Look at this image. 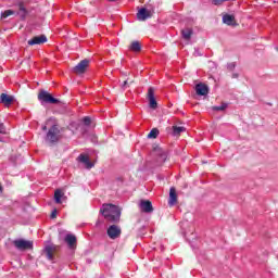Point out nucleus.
I'll list each match as a JSON object with an SVG mask.
<instances>
[{
	"instance_id": "nucleus-2",
	"label": "nucleus",
	"mask_w": 278,
	"mask_h": 278,
	"mask_svg": "<svg viewBox=\"0 0 278 278\" xmlns=\"http://www.w3.org/2000/svg\"><path fill=\"white\" fill-rule=\"evenodd\" d=\"M60 140H62V132L60 131V126L54 124L49 128L46 135V142L49 144H58Z\"/></svg>"
},
{
	"instance_id": "nucleus-6",
	"label": "nucleus",
	"mask_w": 278,
	"mask_h": 278,
	"mask_svg": "<svg viewBox=\"0 0 278 278\" xmlns=\"http://www.w3.org/2000/svg\"><path fill=\"white\" fill-rule=\"evenodd\" d=\"M89 66L90 60L84 59L73 68V73H75L76 75H84Z\"/></svg>"
},
{
	"instance_id": "nucleus-28",
	"label": "nucleus",
	"mask_w": 278,
	"mask_h": 278,
	"mask_svg": "<svg viewBox=\"0 0 278 278\" xmlns=\"http://www.w3.org/2000/svg\"><path fill=\"white\" fill-rule=\"evenodd\" d=\"M227 68H228V71H235L236 70V63H228L227 64Z\"/></svg>"
},
{
	"instance_id": "nucleus-25",
	"label": "nucleus",
	"mask_w": 278,
	"mask_h": 278,
	"mask_svg": "<svg viewBox=\"0 0 278 278\" xmlns=\"http://www.w3.org/2000/svg\"><path fill=\"white\" fill-rule=\"evenodd\" d=\"M18 15L21 16V18H25V16H27V10L25 9V5H23V3L20 4Z\"/></svg>"
},
{
	"instance_id": "nucleus-17",
	"label": "nucleus",
	"mask_w": 278,
	"mask_h": 278,
	"mask_svg": "<svg viewBox=\"0 0 278 278\" xmlns=\"http://www.w3.org/2000/svg\"><path fill=\"white\" fill-rule=\"evenodd\" d=\"M0 101L4 105L9 106V105H12V102L14 101V98H12V96H8L7 93H1Z\"/></svg>"
},
{
	"instance_id": "nucleus-22",
	"label": "nucleus",
	"mask_w": 278,
	"mask_h": 278,
	"mask_svg": "<svg viewBox=\"0 0 278 278\" xmlns=\"http://www.w3.org/2000/svg\"><path fill=\"white\" fill-rule=\"evenodd\" d=\"M64 197V193L62 192V190L56 189L54 192V201L55 203L60 204L62 203V198Z\"/></svg>"
},
{
	"instance_id": "nucleus-3",
	"label": "nucleus",
	"mask_w": 278,
	"mask_h": 278,
	"mask_svg": "<svg viewBox=\"0 0 278 278\" xmlns=\"http://www.w3.org/2000/svg\"><path fill=\"white\" fill-rule=\"evenodd\" d=\"M38 99L41 101V103H50L51 105H58L61 103L59 99L54 98L51 93L43 89L39 91Z\"/></svg>"
},
{
	"instance_id": "nucleus-30",
	"label": "nucleus",
	"mask_w": 278,
	"mask_h": 278,
	"mask_svg": "<svg viewBox=\"0 0 278 278\" xmlns=\"http://www.w3.org/2000/svg\"><path fill=\"white\" fill-rule=\"evenodd\" d=\"M0 134H5V125L3 123H0Z\"/></svg>"
},
{
	"instance_id": "nucleus-9",
	"label": "nucleus",
	"mask_w": 278,
	"mask_h": 278,
	"mask_svg": "<svg viewBox=\"0 0 278 278\" xmlns=\"http://www.w3.org/2000/svg\"><path fill=\"white\" fill-rule=\"evenodd\" d=\"M121 227L116 225H112L108 228V236L111 238V240H116V238H121Z\"/></svg>"
},
{
	"instance_id": "nucleus-12",
	"label": "nucleus",
	"mask_w": 278,
	"mask_h": 278,
	"mask_svg": "<svg viewBox=\"0 0 278 278\" xmlns=\"http://www.w3.org/2000/svg\"><path fill=\"white\" fill-rule=\"evenodd\" d=\"M68 249H77V237L73 233H67L64 238Z\"/></svg>"
},
{
	"instance_id": "nucleus-1",
	"label": "nucleus",
	"mask_w": 278,
	"mask_h": 278,
	"mask_svg": "<svg viewBox=\"0 0 278 278\" xmlns=\"http://www.w3.org/2000/svg\"><path fill=\"white\" fill-rule=\"evenodd\" d=\"M100 213L105 218L106 223H121V207L114 204H103Z\"/></svg>"
},
{
	"instance_id": "nucleus-14",
	"label": "nucleus",
	"mask_w": 278,
	"mask_h": 278,
	"mask_svg": "<svg viewBox=\"0 0 278 278\" xmlns=\"http://www.w3.org/2000/svg\"><path fill=\"white\" fill-rule=\"evenodd\" d=\"M195 92L199 94V97H206V94L210 92V88L207 85L200 83L195 85Z\"/></svg>"
},
{
	"instance_id": "nucleus-33",
	"label": "nucleus",
	"mask_w": 278,
	"mask_h": 278,
	"mask_svg": "<svg viewBox=\"0 0 278 278\" xmlns=\"http://www.w3.org/2000/svg\"><path fill=\"white\" fill-rule=\"evenodd\" d=\"M42 131H47V125L42 126Z\"/></svg>"
},
{
	"instance_id": "nucleus-29",
	"label": "nucleus",
	"mask_w": 278,
	"mask_h": 278,
	"mask_svg": "<svg viewBox=\"0 0 278 278\" xmlns=\"http://www.w3.org/2000/svg\"><path fill=\"white\" fill-rule=\"evenodd\" d=\"M50 218H58V210H53L51 215H50Z\"/></svg>"
},
{
	"instance_id": "nucleus-7",
	"label": "nucleus",
	"mask_w": 278,
	"mask_h": 278,
	"mask_svg": "<svg viewBox=\"0 0 278 278\" xmlns=\"http://www.w3.org/2000/svg\"><path fill=\"white\" fill-rule=\"evenodd\" d=\"M147 99L149 101L151 110H157V101L155 100V89L153 87H150L148 89Z\"/></svg>"
},
{
	"instance_id": "nucleus-4",
	"label": "nucleus",
	"mask_w": 278,
	"mask_h": 278,
	"mask_svg": "<svg viewBox=\"0 0 278 278\" xmlns=\"http://www.w3.org/2000/svg\"><path fill=\"white\" fill-rule=\"evenodd\" d=\"M60 251V245L50 243L47 244L43 249V254L46 255L47 260L50 262H53L55 260V254Z\"/></svg>"
},
{
	"instance_id": "nucleus-16",
	"label": "nucleus",
	"mask_w": 278,
	"mask_h": 278,
	"mask_svg": "<svg viewBox=\"0 0 278 278\" xmlns=\"http://www.w3.org/2000/svg\"><path fill=\"white\" fill-rule=\"evenodd\" d=\"M177 204V190L175 189V187H172L169 189V201H168V205L173 206Z\"/></svg>"
},
{
	"instance_id": "nucleus-36",
	"label": "nucleus",
	"mask_w": 278,
	"mask_h": 278,
	"mask_svg": "<svg viewBox=\"0 0 278 278\" xmlns=\"http://www.w3.org/2000/svg\"><path fill=\"white\" fill-rule=\"evenodd\" d=\"M277 51H278V48H277Z\"/></svg>"
},
{
	"instance_id": "nucleus-27",
	"label": "nucleus",
	"mask_w": 278,
	"mask_h": 278,
	"mask_svg": "<svg viewBox=\"0 0 278 278\" xmlns=\"http://www.w3.org/2000/svg\"><path fill=\"white\" fill-rule=\"evenodd\" d=\"M83 123H84V125H86L87 127H90V123H92V121L90 119L89 116H86V117H84Z\"/></svg>"
},
{
	"instance_id": "nucleus-24",
	"label": "nucleus",
	"mask_w": 278,
	"mask_h": 278,
	"mask_svg": "<svg viewBox=\"0 0 278 278\" xmlns=\"http://www.w3.org/2000/svg\"><path fill=\"white\" fill-rule=\"evenodd\" d=\"M157 136H160V130L157 128H153L149 134H148V138L150 139H155L157 138Z\"/></svg>"
},
{
	"instance_id": "nucleus-15",
	"label": "nucleus",
	"mask_w": 278,
	"mask_h": 278,
	"mask_svg": "<svg viewBox=\"0 0 278 278\" xmlns=\"http://www.w3.org/2000/svg\"><path fill=\"white\" fill-rule=\"evenodd\" d=\"M223 23H225V25H229L230 27H237L238 25V23L236 22V16L231 14H225L223 16Z\"/></svg>"
},
{
	"instance_id": "nucleus-35",
	"label": "nucleus",
	"mask_w": 278,
	"mask_h": 278,
	"mask_svg": "<svg viewBox=\"0 0 278 278\" xmlns=\"http://www.w3.org/2000/svg\"><path fill=\"white\" fill-rule=\"evenodd\" d=\"M108 1H110L111 3H114V1H116V0H108Z\"/></svg>"
},
{
	"instance_id": "nucleus-5",
	"label": "nucleus",
	"mask_w": 278,
	"mask_h": 278,
	"mask_svg": "<svg viewBox=\"0 0 278 278\" xmlns=\"http://www.w3.org/2000/svg\"><path fill=\"white\" fill-rule=\"evenodd\" d=\"M13 245L17 251H29L34 249V242L27 241L25 239H16L13 241Z\"/></svg>"
},
{
	"instance_id": "nucleus-10",
	"label": "nucleus",
	"mask_w": 278,
	"mask_h": 278,
	"mask_svg": "<svg viewBox=\"0 0 278 278\" xmlns=\"http://www.w3.org/2000/svg\"><path fill=\"white\" fill-rule=\"evenodd\" d=\"M151 16H153V13L147 8L138 9V12H137L138 21H147V18H151Z\"/></svg>"
},
{
	"instance_id": "nucleus-32",
	"label": "nucleus",
	"mask_w": 278,
	"mask_h": 278,
	"mask_svg": "<svg viewBox=\"0 0 278 278\" xmlns=\"http://www.w3.org/2000/svg\"><path fill=\"white\" fill-rule=\"evenodd\" d=\"M239 75L238 73L232 74V79H238Z\"/></svg>"
},
{
	"instance_id": "nucleus-18",
	"label": "nucleus",
	"mask_w": 278,
	"mask_h": 278,
	"mask_svg": "<svg viewBox=\"0 0 278 278\" xmlns=\"http://www.w3.org/2000/svg\"><path fill=\"white\" fill-rule=\"evenodd\" d=\"M129 50L134 51L135 53H140L142 51V45L140 41H132L129 46Z\"/></svg>"
},
{
	"instance_id": "nucleus-11",
	"label": "nucleus",
	"mask_w": 278,
	"mask_h": 278,
	"mask_svg": "<svg viewBox=\"0 0 278 278\" xmlns=\"http://www.w3.org/2000/svg\"><path fill=\"white\" fill-rule=\"evenodd\" d=\"M139 207L144 214L153 213V204L149 200H140Z\"/></svg>"
},
{
	"instance_id": "nucleus-13",
	"label": "nucleus",
	"mask_w": 278,
	"mask_h": 278,
	"mask_svg": "<svg viewBox=\"0 0 278 278\" xmlns=\"http://www.w3.org/2000/svg\"><path fill=\"white\" fill-rule=\"evenodd\" d=\"M45 42H47L46 35L35 36L30 40H28L29 47H34L35 45H45Z\"/></svg>"
},
{
	"instance_id": "nucleus-8",
	"label": "nucleus",
	"mask_w": 278,
	"mask_h": 278,
	"mask_svg": "<svg viewBox=\"0 0 278 278\" xmlns=\"http://www.w3.org/2000/svg\"><path fill=\"white\" fill-rule=\"evenodd\" d=\"M76 160L80 164H84V166H85V168H87V170H90V168L94 167V163L90 162V157L87 154L81 153L78 155V157Z\"/></svg>"
},
{
	"instance_id": "nucleus-19",
	"label": "nucleus",
	"mask_w": 278,
	"mask_h": 278,
	"mask_svg": "<svg viewBox=\"0 0 278 278\" xmlns=\"http://www.w3.org/2000/svg\"><path fill=\"white\" fill-rule=\"evenodd\" d=\"M153 151L155 155H159L161 162H166V152L162 148L155 147Z\"/></svg>"
},
{
	"instance_id": "nucleus-34",
	"label": "nucleus",
	"mask_w": 278,
	"mask_h": 278,
	"mask_svg": "<svg viewBox=\"0 0 278 278\" xmlns=\"http://www.w3.org/2000/svg\"><path fill=\"white\" fill-rule=\"evenodd\" d=\"M0 192H3V187L1 186V184H0Z\"/></svg>"
},
{
	"instance_id": "nucleus-20",
	"label": "nucleus",
	"mask_w": 278,
	"mask_h": 278,
	"mask_svg": "<svg viewBox=\"0 0 278 278\" xmlns=\"http://www.w3.org/2000/svg\"><path fill=\"white\" fill-rule=\"evenodd\" d=\"M192 34H194L192 28H185L181 30V36L184 40H190L192 38Z\"/></svg>"
},
{
	"instance_id": "nucleus-26",
	"label": "nucleus",
	"mask_w": 278,
	"mask_h": 278,
	"mask_svg": "<svg viewBox=\"0 0 278 278\" xmlns=\"http://www.w3.org/2000/svg\"><path fill=\"white\" fill-rule=\"evenodd\" d=\"M12 14H14V11L7 10L1 14V18H8V16H12Z\"/></svg>"
},
{
	"instance_id": "nucleus-21",
	"label": "nucleus",
	"mask_w": 278,
	"mask_h": 278,
	"mask_svg": "<svg viewBox=\"0 0 278 278\" xmlns=\"http://www.w3.org/2000/svg\"><path fill=\"white\" fill-rule=\"evenodd\" d=\"M186 131V127L184 126H173V136H180Z\"/></svg>"
},
{
	"instance_id": "nucleus-31",
	"label": "nucleus",
	"mask_w": 278,
	"mask_h": 278,
	"mask_svg": "<svg viewBox=\"0 0 278 278\" xmlns=\"http://www.w3.org/2000/svg\"><path fill=\"white\" fill-rule=\"evenodd\" d=\"M128 84H129V83H128L127 80H124V83H123V85H122V88H124V89L127 88Z\"/></svg>"
},
{
	"instance_id": "nucleus-23",
	"label": "nucleus",
	"mask_w": 278,
	"mask_h": 278,
	"mask_svg": "<svg viewBox=\"0 0 278 278\" xmlns=\"http://www.w3.org/2000/svg\"><path fill=\"white\" fill-rule=\"evenodd\" d=\"M228 106H229V104L223 102L219 106H213V111L214 112H225V110H227Z\"/></svg>"
}]
</instances>
